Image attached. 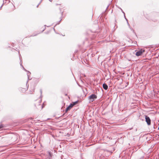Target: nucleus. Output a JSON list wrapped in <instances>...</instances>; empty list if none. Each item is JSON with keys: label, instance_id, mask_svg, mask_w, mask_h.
Returning a JSON list of instances; mask_svg holds the SVG:
<instances>
[{"label": "nucleus", "instance_id": "nucleus-1", "mask_svg": "<svg viewBox=\"0 0 159 159\" xmlns=\"http://www.w3.org/2000/svg\"><path fill=\"white\" fill-rule=\"evenodd\" d=\"M97 98L96 96L94 94L91 95L89 97V102H93L94 99Z\"/></svg>", "mask_w": 159, "mask_h": 159}, {"label": "nucleus", "instance_id": "nucleus-2", "mask_svg": "<svg viewBox=\"0 0 159 159\" xmlns=\"http://www.w3.org/2000/svg\"><path fill=\"white\" fill-rule=\"evenodd\" d=\"M145 119L146 121V122L147 124L148 125H150L151 124V120L150 118L147 116H145Z\"/></svg>", "mask_w": 159, "mask_h": 159}, {"label": "nucleus", "instance_id": "nucleus-3", "mask_svg": "<svg viewBox=\"0 0 159 159\" xmlns=\"http://www.w3.org/2000/svg\"><path fill=\"white\" fill-rule=\"evenodd\" d=\"M145 52V50L143 49H141L137 51L136 53V55L137 56H140L143 52Z\"/></svg>", "mask_w": 159, "mask_h": 159}, {"label": "nucleus", "instance_id": "nucleus-4", "mask_svg": "<svg viewBox=\"0 0 159 159\" xmlns=\"http://www.w3.org/2000/svg\"><path fill=\"white\" fill-rule=\"evenodd\" d=\"M20 65L21 66H22V67L23 69L25 70V71H26L27 72V76H28V79H29V76H30V75L31 74V73L30 72H29V71H27V70H26L24 67L23 66H22V62H21V61H20Z\"/></svg>", "mask_w": 159, "mask_h": 159}, {"label": "nucleus", "instance_id": "nucleus-5", "mask_svg": "<svg viewBox=\"0 0 159 159\" xmlns=\"http://www.w3.org/2000/svg\"><path fill=\"white\" fill-rule=\"evenodd\" d=\"M41 99H40L38 101V104H37L36 103L35 104V106L37 107V106H40L41 108V109H42L43 108V107L42 106L40 105V103L41 102Z\"/></svg>", "mask_w": 159, "mask_h": 159}, {"label": "nucleus", "instance_id": "nucleus-6", "mask_svg": "<svg viewBox=\"0 0 159 159\" xmlns=\"http://www.w3.org/2000/svg\"><path fill=\"white\" fill-rule=\"evenodd\" d=\"M102 86L103 89L105 90H107L108 89V86L105 83L103 84Z\"/></svg>", "mask_w": 159, "mask_h": 159}, {"label": "nucleus", "instance_id": "nucleus-7", "mask_svg": "<svg viewBox=\"0 0 159 159\" xmlns=\"http://www.w3.org/2000/svg\"><path fill=\"white\" fill-rule=\"evenodd\" d=\"M71 108L69 106L66 109V112H67Z\"/></svg>", "mask_w": 159, "mask_h": 159}, {"label": "nucleus", "instance_id": "nucleus-8", "mask_svg": "<svg viewBox=\"0 0 159 159\" xmlns=\"http://www.w3.org/2000/svg\"><path fill=\"white\" fill-rule=\"evenodd\" d=\"M121 10L122 11V12L124 14V17H125V19L126 20V21H128V20L126 18V17H125V13H124V12L122 11V9H121Z\"/></svg>", "mask_w": 159, "mask_h": 159}, {"label": "nucleus", "instance_id": "nucleus-9", "mask_svg": "<svg viewBox=\"0 0 159 159\" xmlns=\"http://www.w3.org/2000/svg\"><path fill=\"white\" fill-rule=\"evenodd\" d=\"M74 105V104H73L72 103L70 104V105L69 106L71 108Z\"/></svg>", "mask_w": 159, "mask_h": 159}, {"label": "nucleus", "instance_id": "nucleus-10", "mask_svg": "<svg viewBox=\"0 0 159 159\" xmlns=\"http://www.w3.org/2000/svg\"><path fill=\"white\" fill-rule=\"evenodd\" d=\"M83 76L85 77H86V75L84 74H82L81 75H80V79H81V77L82 76L83 77Z\"/></svg>", "mask_w": 159, "mask_h": 159}, {"label": "nucleus", "instance_id": "nucleus-11", "mask_svg": "<svg viewBox=\"0 0 159 159\" xmlns=\"http://www.w3.org/2000/svg\"><path fill=\"white\" fill-rule=\"evenodd\" d=\"M78 102V101H76L75 102H74L72 103V104H74V105H75Z\"/></svg>", "mask_w": 159, "mask_h": 159}, {"label": "nucleus", "instance_id": "nucleus-12", "mask_svg": "<svg viewBox=\"0 0 159 159\" xmlns=\"http://www.w3.org/2000/svg\"><path fill=\"white\" fill-rule=\"evenodd\" d=\"M3 127V126L2 125H0V129Z\"/></svg>", "mask_w": 159, "mask_h": 159}, {"label": "nucleus", "instance_id": "nucleus-13", "mask_svg": "<svg viewBox=\"0 0 159 159\" xmlns=\"http://www.w3.org/2000/svg\"><path fill=\"white\" fill-rule=\"evenodd\" d=\"M3 127V126L2 125H0V129Z\"/></svg>", "mask_w": 159, "mask_h": 159}, {"label": "nucleus", "instance_id": "nucleus-14", "mask_svg": "<svg viewBox=\"0 0 159 159\" xmlns=\"http://www.w3.org/2000/svg\"><path fill=\"white\" fill-rule=\"evenodd\" d=\"M40 93H41V95L42 94V90L41 89L40 90Z\"/></svg>", "mask_w": 159, "mask_h": 159}, {"label": "nucleus", "instance_id": "nucleus-15", "mask_svg": "<svg viewBox=\"0 0 159 159\" xmlns=\"http://www.w3.org/2000/svg\"><path fill=\"white\" fill-rule=\"evenodd\" d=\"M48 153H49V156H51V153H50V152H49Z\"/></svg>", "mask_w": 159, "mask_h": 159}, {"label": "nucleus", "instance_id": "nucleus-16", "mask_svg": "<svg viewBox=\"0 0 159 159\" xmlns=\"http://www.w3.org/2000/svg\"><path fill=\"white\" fill-rule=\"evenodd\" d=\"M127 21V23L128 25L129 26H130V25H129V23H128V21Z\"/></svg>", "mask_w": 159, "mask_h": 159}, {"label": "nucleus", "instance_id": "nucleus-17", "mask_svg": "<svg viewBox=\"0 0 159 159\" xmlns=\"http://www.w3.org/2000/svg\"><path fill=\"white\" fill-rule=\"evenodd\" d=\"M80 81H81V82L82 83H84V82H83V80H80Z\"/></svg>", "mask_w": 159, "mask_h": 159}, {"label": "nucleus", "instance_id": "nucleus-18", "mask_svg": "<svg viewBox=\"0 0 159 159\" xmlns=\"http://www.w3.org/2000/svg\"><path fill=\"white\" fill-rule=\"evenodd\" d=\"M86 95L85 94L84 96H83L82 97V98H83L84 97H85Z\"/></svg>", "mask_w": 159, "mask_h": 159}, {"label": "nucleus", "instance_id": "nucleus-19", "mask_svg": "<svg viewBox=\"0 0 159 159\" xmlns=\"http://www.w3.org/2000/svg\"><path fill=\"white\" fill-rule=\"evenodd\" d=\"M39 5V4H38V5L37 6V7H38Z\"/></svg>", "mask_w": 159, "mask_h": 159}, {"label": "nucleus", "instance_id": "nucleus-20", "mask_svg": "<svg viewBox=\"0 0 159 159\" xmlns=\"http://www.w3.org/2000/svg\"><path fill=\"white\" fill-rule=\"evenodd\" d=\"M108 7V6L107 7V8Z\"/></svg>", "mask_w": 159, "mask_h": 159}]
</instances>
